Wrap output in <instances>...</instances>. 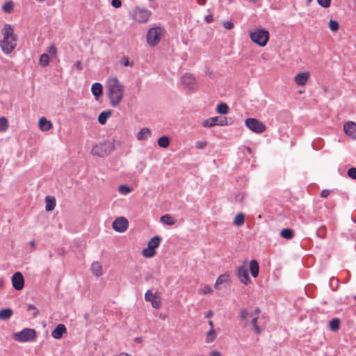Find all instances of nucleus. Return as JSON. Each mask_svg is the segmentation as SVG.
I'll use <instances>...</instances> for the list:
<instances>
[{
    "instance_id": "32",
    "label": "nucleus",
    "mask_w": 356,
    "mask_h": 356,
    "mask_svg": "<svg viewBox=\"0 0 356 356\" xmlns=\"http://www.w3.org/2000/svg\"><path fill=\"white\" fill-rule=\"evenodd\" d=\"M258 318H257V316H252L251 320V324L253 327L254 332L257 334H259L261 332V330L259 325H258Z\"/></svg>"
},
{
    "instance_id": "31",
    "label": "nucleus",
    "mask_w": 356,
    "mask_h": 356,
    "mask_svg": "<svg viewBox=\"0 0 356 356\" xmlns=\"http://www.w3.org/2000/svg\"><path fill=\"white\" fill-rule=\"evenodd\" d=\"M170 144V139L168 136H163L159 138L158 145L160 147L167 148Z\"/></svg>"
},
{
    "instance_id": "18",
    "label": "nucleus",
    "mask_w": 356,
    "mask_h": 356,
    "mask_svg": "<svg viewBox=\"0 0 356 356\" xmlns=\"http://www.w3.org/2000/svg\"><path fill=\"white\" fill-rule=\"evenodd\" d=\"M91 91L95 99H98L102 95L103 88L100 83H94L91 87Z\"/></svg>"
},
{
    "instance_id": "58",
    "label": "nucleus",
    "mask_w": 356,
    "mask_h": 356,
    "mask_svg": "<svg viewBox=\"0 0 356 356\" xmlns=\"http://www.w3.org/2000/svg\"><path fill=\"white\" fill-rule=\"evenodd\" d=\"M197 2L199 5L203 6L206 3L207 0H197Z\"/></svg>"
},
{
    "instance_id": "57",
    "label": "nucleus",
    "mask_w": 356,
    "mask_h": 356,
    "mask_svg": "<svg viewBox=\"0 0 356 356\" xmlns=\"http://www.w3.org/2000/svg\"><path fill=\"white\" fill-rule=\"evenodd\" d=\"M210 356H221V354L218 351L213 350L211 352Z\"/></svg>"
},
{
    "instance_id": "22",
    "label": "nucleus",
    "mask_w": 356,
    "mask_h": 356,
    "mask_svg": "<svg viewBox=\"0 0 356 356\" xmlns=\"http://www.w3.org/2000/svg\"><path fill=\"white\" fill-rule=\"evenodd\" d=\"M152 135L151 131L149 128L144 127L137 134V139L138 140H146Z\"/></svg>"
},
{
    "instance_id": "6",
    "label": "nucleus",
    "mask_w": 356,
    "mask_h": 356,
    "mask_svg": "<svg viewBox=\"0 0 356 356\" xmlns=\"http://www.w3.org/2000/svg\"><path fill=\"white\" fill-rule=\"evenodd\" d=\"M161 27H153L149 29L147 33V42L151 46H156L161 40L162 35Z\"/></svg>"
},
{
    "instance_id": "53",
    "label": "nucleus",
    "mask_w": 356,
    "mask_h": 356,
    "mask_svg": "<svg viewBox=\"0 0 356 356\" xmlns=\"http://www.w3.org/2000/svg\"><path fill=\"white\" fill-rule=\"evenodd\" d=\"M204 20L208 24L211 23L213 21V17L211 15H206L204 17Z\"/></svg>"
},
{
    "instance_id": "63",
    "label": "nucleus",
    "mask_w": 356,
    "mask_h": 356,
    "mask_svg": "<svg viewBox=\"0 0 356 356\" xmlns=\"http://www.w3.org/2000/svg\"><path fill=\"white\" fill-rule=\"evenodd\" d=\"M135 341H137V342H140L141 341V338H136Z\"/></svg>"
},
{
    "instance_id": "50",
    "label": "nucleus",
    "mask_w": 356,
    "mask_h": 356,
    "mask_svg": "<svg viewBox=\"0 0 356 356\" xmlns=\"http://www.w3.org/2000/svg\"><path fill=\"white\" fill-rule=\"evenodd\" d=\"M201 291L203 294H207V293L212 292V289H211V286L209 285L204 286V287L202 289Z\"/></svg>"
},
{
    "instance_id": "16",
    "label": "nucleus",
    "mask_w": 356,
    "mask_h": 356,
    "mask_svg": "<svg viewBox=\"0 0 356 356\" xmlns=\"http://www.w3.org/2000/svg\"><path fill=\"white\" fill-rule=\"evenodd\" d=\"M309 78L308 72H300L294 78L295 82L299 86H304Z\"/></svg>"
},
{
    "instance_id": "48",
    "label": "nucleus",
    "mask_w": 356,
    "mask_h": 356,
    "mask_svg": "<svg viewBox=\"0 0 356 356\" xmlns=\"http://www.w3.org/2000/svg\"><path fill=\"white\" fill-rule=\"evenodd\" d=\"M318 3L323 8H328L330 6L331 0H317Z\"/></svg>"
},
{
    "instance_id": "29",
    "label": "nucleus",
    "mask_w": 356,
    "mask_h": 356,
    "mask_svg": "<svg viewBox=\"0 0 356 356\" xmlns=\"http://www.w3.org/2000/svg\"><path fill=\"white\" fill-rule=\"evenodd\" d=\"M160 243L161 237L159 236H155L149 241L148 247L151 249L155 250V248L159 247Z\"/></svg>"
},
{
    "instance_id": "41",
    "label": "nucleus",
    "mask_w": 356,
    "mask_h": 356,
    "mask_svg": "<svg viewBox=\"0 0 356 356\" xmlns=\"http://www.w3.org/2000/svg\"><path fill=\"white\" fill-rule=\"evenodd\" d=\"M8 129V120L5 117L0 118V131H4Z\"/></svg>"
},
{
    "instance_id": "10",
    "label": "nucleus",
    "mask_w": 356,
    "mask_h": 356,
    "mask_svg": "<svg viewBox=\"0 0 356 356\" xmlns=\"http://www.w3.org/2000/svg\"><path fill=\"white\" fill-rule=\"evenodd\" d=\"M145 299L146 301L151 302L152 306L155 309H159L161 306V301L160 297L153 293L151 290H148L145 294Z\"/></svg>"
},
{
    "instance_id": "19",
    "label": "nucleus",
    "mask_w": 356,
    "mask_h": 356,
    "mask_svg": "<svg viewBox=\"0 0 356 356\" xmlns=\"http://www.w3.org/2000/svg\"><path fill=\"white\" fill-rule=\"evenodd\" d=\"M253 316V312H250L247 309H242L241 310L239 317L240 319L243 321H244L243 327L248 326L249 324L248 318H252Z\"/></svg>"
},
{
    "instance_id": "43",
    "label": "nucleus",
    "mask_w": 356,
    "mask_h": 356,
    "mask_svg": "<svg viewBox=\"0 0 356 356\" xmlns=\"http://www.w3.org/2000/svg\"><path fill=\"white\" fill-rule=\"evenodd\" d=\"M329 27L332 31L336 32L338 31L339 25L338 22L331 19L329 22Z\"/></svg>"
},
{
    "instance_id": "34",
    "label": "nucleus",
    "mask_w": 356,
    "mask_h": 356,
    "mask_svg": "<svg viewBox=\"0 0 356 356\" xmlns=\"http://www.w3.org/2000/svg\"><path fill=\"white\" fill-rule=\"evenodd\" d=\"M216 111L220 114H227L229 111V106L225 103H220L217 106Z\"/></svg>"
},
{
    "instance_id": "1",
    "label": "nucleus",
    "mask_w": 356,
    "mask_h": 356,
    "mask_svg": "<svg viewBox=\"0 0 356 356\" xmlns=\"http://www.w3.org/2000/svg\"><path fill=\"white\" fill-rule=\"evenodd\" d=\"M106 88L111 106L117 107L124 97V85L116 77H113L108 79Z\"/></svg>"
},
{
    "instance_id": "36",
    "label": "nucleus",
    "mask_w": 356,
    "mask_h": 356,
    "mask_svg": "<svg viewBox=\"0 0 356 356\" xmlns=\"http://www.w3.org/2000/svg\"><path fill=\"white\" fill-rule=\"evenodd\" d=\"M50 58L47 54H42L40 58V65L42 67H46L49 65Z\"/></svg>"
},
{
    "instance_id": "61",
    "label": "nucleus",
    "mask_w": 356,
    "mask_h": 356,
    "mask_svg": "<svg viewBox=\"0 0 356 356\" xmlns=\"http://www.w3.org/2000/svg\"><path fill=\"white\" fill-rule=\"evenodd\" d=\"M209 325L211 327L210 330H214V325H213V323L212 321H209Z\"/></svg>"
},
{
    "instance_id": "42",
    "label": "nucleus",
    "mask_w": 356,
    "mask_h": 356,
    "mask_svg": "<svg viewBox=\"0 0 356 356\" xmlns=\"http://www.w3.org/2000/svg\"><path fill=\"white\" fill-rule=\"evenodd\" d=\"M216 337V335L214 330H210L207 334L206 341L207 343L212 342L215 339Z\"/></svg>"
},
{
    "instance_id": "14",
    "label": "nucleus",
    "mask_w": 356,
    "mask_h": 356,
    "mask_svg": "<svg viewBox=\"0 0 356 356\" xmlns=\"http://www.w3.org/2000/svg\"><path fill=\"white\" fill-rule=\"evenodd\" d=\"M183 84L188 90L195 89V79L191 74H186L181 77Z\"/></svg>"
},
{
    "instance_id": "37",
    "label": "nucleus",
    "mask_w": 356,
    "mask_h": 356,
    "mask_svg": "<svg viewBox=\"0 0 356 356\" xmlns=\"http://www.w3.org/2000/svg\"><path fill=\"white\" fill-rule=\"evenodd\" d=\"M245 216L243 213L237 214L234 220V223L236 226H241L244 224Z\"/></svg>"
},
{
    "instance_id": "26",
    "label": "nucleus",
    "mask_w": 356,
    "mask_h": 356,
    "mask_svg": "<svg viewBox=\"0 0 356 356\" xmlns=\"http://www.w3.org/2000/svg\"><path fill=\"white\" fill-rule=\"evenodd\" d=\"M13 312V310L10 308H6L0 310V320H7L9 319Z\"/></svg>"
},
{
    "instance_id": "4",
    "label": "nucleus",
    "mask_w": 356,
    "mask_h": 356,
    "mask_svg": "<svg viewBox=\"0 0 356 356\" xmlns=\"http://www.w3.org/2000/svg\"><path fill=\"white\" fill-rule=\"evenodd\" d=\"M36 337V331L31 328H24L19 332L14 333L13 335V339L19 342L33 341Z\"/></svg>"
},
{
    "instance_id": "46",
    "label": "nucleus",
    "mask_w": 356,
    "mask_h": 356,
    "mask_svg": "<svg viewBox=\"0 0 356 356\" xmlns=\"http://www.w3.org/2000/svg\"><path fill=\"white\" fill-rule=\"evenodd\" d=\"M27 310L28 311H31V310L33 311V317H36L38 315V314H39L38 309L36 308V307H35V305H33L32 304L28 305Z\"/></svg>"
},
{
    "instance_id": "56",
    "label": "nucleus",
    "mask_w": 356,
    "mask_h": 356,
    "mask_svg": "<svg viewBox=\"0 0 356 356\" xmlns=\"http://www.w3.org/2000/svg\"><path fill=\"white\" fill-rule=\"evenodd\" d=\"M261 312V310L259 307H256L255 309H254V312L253 313V316H257V318H259V315Z\"/></svg>"
},
{
    "instance_id": "59",
    "label": "nucleus",
    "mask_w": 356,
    "mask_h": 356,
    "mask_svg": "<svg viewBox=\"0 0 356 356\" xmlns=\"http://www.w3.org/2000/svg\"><path fill=\"white\" fill-rule=\"evenodd\" d=\"M29 244H30V246L31 247L32 249H35V241L33 240L31 241Z\"/></svg>"
},
{
    "instance_id": "27",
    "label": "nucleus",
    "mask_w": 356,
    "mask_h": 356,
    "mask_svg": "<svg viewBox=\"0 0 356 356\" xmlns=\"http://www.w3.org/2000/svg\"><path fill=\"white\" fill-rule=\"evenodd\" d=\"M161 221L165 225H173L175 224L176 221L173 218V217L170 214H165L161 217Z\"/></svg>"
},
{
    "instance_id": "12",
    "label": "nucleus",
    "mask_w": 356,
    "mask_h": 356,
    "mask_svg": "<svg viewBox=\"0 0 356 356\" xmlns=\"http://www.w3.org/2000/svg\"><path fill=\"white\" fill-rule=\"evenodd\" d=\"M236 275L240 281L245 285L251 283V280L248 274V268L245 266H240L238 268Z\"/></svg>"
},
{
    "instance_id": "54",
    "label": "nucleus",
    "mask_w": 356,
    "mask_h": 356,
    "mask_svg": "<svg viewBox=\"0 0 356 356\" xmlns=\"http://www.w3.org/2000/svg\"><path fill=\"white\" fill-rule=\"evenodd\" d=\"M330 193L329 190H323L321 191V196L322 197H327Z\"/></svg>"
},
{
    "instance_id": "25",
    "label": "nucleus",
    "mask_w": 356,
    "mask_h": 356,
    "mask_svg": "<svg viewBox=\"0 0 356 356\" xmlns=\"http://www.w3.org/2000/svg\"><path fill=\"white\" fill-rule=\"evenodd\" d=\"M91 270L92 273L97 277H99L102 275V266L99 262H94L92 264Z\"/></svg>"
},
{
    "instance_id": "24",
    "label": "nucleus",
    "mask_w": 356,
    "mask_h": 356,
    "mask_svg": "<svg viewBox=\"0 0 356 356\" xmlns=\"http://www.w3.org/2000/svg\"><path fill=\"white\" fill-rule=\"evenodd\" d=\"M45 209L47 211H53L56 207V200L54 197L47 196L45 197Z\"/></svg>"
},
{
    "instance_id": "64",
    "label": "nucleus",
    "mask_w": 356,
    "mask_h": 356,
    "mask_svg": "<svg viewBox=\"0 0 356 356\" xmlns=\"http://www.w3.org/2000/svg\"><path fill=\"white\" fill-rule=\"evenodd\" d=\"M249 1H251L252 3H256L258 0H248Z\"/></svg>"
},
{
    "instance_id": "5",
    "label": "nucleus",
    "mask_w": 356,
    "mask_h": 356,
    "mask_svg": "<svg viewBox=\"0 0 356 356\" xmlns=\"http://www.w3.org/2000/svg\"><path fill=\"white\" fill-rule=\"evenodd\" d=\"M151 13L147 9L136 7L132 10L131 17L134 21L138 23H146Z\"/></svg>"
},
{
    "instance_id": "51",
    "label": "nucleus",
    "mask_w": 356,
    "mask_h": 356,
    "mask_svg": "<svg viewBox=\"0 0 356 356\" xmlns=\"http://www.w3.org/2000/svg\"><path fill=\"white\" fill-rule=\"evenodd\" d=\"M207 145V143L205 141H197L196 143L195 147L197 149H204Z\"/></svg>"
},
{
    "instance_id": "39",
    "label": "nucleus",
    "mask_w": 356,
    "mask_h": 356,
    "mask_svg": "<svg viewBox=\"0 0 356 356\" xmlns=\"http://www.w3.org/2000/svg\"><path fill=\"white\" fill-rule=\"evenodd\" d=\"M118 191L122 195H127L132 191V188L127 185L122 184L118 187Z\"/></svg>"
},
{
    "instance_id": "17",
    "label": "nucleus",
    "mask_w": 356,
    "mask_h": 356,
    "mask_svg": "<svg viewBox=\"0 0 356 356\" xmlns=\"http://www.w3.org/2000/svg\"><path fill=\"white\" fill-rule=\"evenodd\" d=\"M67 332V329L63 324H58L56 328L52 331L51 336L54 339H59L63 337V334Z\"/></svg>"
},
{
    "instance_id": "8",
    "label": "nucleus",
    "mask_w": 356,
    "mask_h": 356,
    "mask_svg": "<svg viewBox=\"0 0 356 356\" xmlns=\"http://www.w3.org/2000/svg\"><path fill=\"white\" fill-rule=\"evenodd\" d=\"M128 227L129 222L125 217H118L112 223L113 229L120 233L124 232Z\"/></svg>"
},
{
    "instance_id": "13",
    "label": "nucleus",
    "mask_w": 356,
    "mask_h": 356,
    "mask_svg": "<svg viewBox=\"0 0 356 356\" xmlns=\"http://www.w3.org/2000/svg\"><path fill=\"white\" fill-rule=\"evenodd\" d=\"M343 131L345 134L353 139L356 138V124L349 121L344 124Z\"/></svg>"
},
{
    "instance_id": "33",
    "label": "nucleus",
    "mask_w": 356,
    "mask_h": 356,
    "mask_svg": "<svg viewBox=\"0 0 356 356\" xmlns=\"http://www.w3.org/2000/svg\"><path fill=\"white\" fill-rule=\"evenodd\" d=\"M281 236L286 239H291L293 236V231L289 228L283 229L280 233Z\"/></svg>"
},
{
    "instance_id": "2",
    "label": "nucleus",
    "mask_w": 356,
    "mask_h": 356,
    "mask_svg": "<svg viewBox=\"0 0 356 356\" xmlns=\"http://www.w3.org/2000/svg\"><path fill=\"white\" fill-rule=\"evenodd\" d=\"M1 33L3 37L0 42L1 48L6 54H10L17 45V37L14 34V29L10 24H6L4 25Z\"/></svg>"
},
{
    "instance_id": "28",
    "label": "nucleus",
    "mask_w": 356,
    "mask_h": 356,
    "mask_svg": "<svg viewBox=\"0 0 356 356\" xmlns=\"http://www.w3.org/2000/svg\"><path fill=\"white\" fill-rule=\"evenodd\" d=\"M229 281V275L227 273L222 274L217 278L214 286L216 289H217L220 284L228 282Z\"/></svg>"
},
{
    "instance_id": "60",
    "label": "nucleus",
    "mask_w": 356,
    "mask_h": 356,
    "mask_svg": "<svg viewBox=\"0 0 356 356\" xmlns=\"http://www.w3.org/2000/svg\"><path fill=\"white\" fill-rule=\"evenodd\" d=\"M213 316L212 311H209L207 314H206V318H210Z\"/></svg>"
},
{
    "instance_id": "45",
    "label": "nucleus",
    "mask_w": 356,
    "mask_h": 356,
    "mask_svg": "<svg viewBox=\"0 0 356 356\" xmlns=\"http://www.w3.org/2000/svg\"><path fill=\"white\" fill-rule=\"evenodd\" d=\"M120 63L124 66H131L132 67L134 65L133 62H129V59L127 56H123L120 60Z\"/></svg>"
},
{
    "instance_id": "62",
    "label": "nucleus",
    "mask_w": 356,
    "mask_h": 356,
    "mask_svg": "<svg viewBox=\"0 0 356 356\" xmlns=\"http://www.w3.org/2000/svg\"><path fill=\"white\" fill-rule=\"evenodd\" d=\"M3 286V280L2 278L0 279V288Z\"/></svg>"
},
{
    "instance_id": "38",
    "label": "nucleus",
    "mask_w": 356,
    "mask_h": 356,
    "mask_svg": "<svg viewBox=\"0 0 356 356\" xmlns=\"http://www.w3.org/2000/svg\"><path fill=\"white\" fill-rule=\"evenodd\" d=\"M327 229L325 226L322 225L316 230V236L321 238L326 237Z\"/></svg>"
},
{
    "instance_id": "40",
    "label": "nucleus",
    "mask_w": 356,
    "mask_h": 356,
    "mask_svg": "<svg viewBox=\"0 0 356 356\" xmlns=\"http://www.w3.org/2000/svg\"><path fill=\"white\" fill-rule=\"evenodd\" d=\"M156 251L154 249H151L149 247L143 250V254L147 258L152 257L155 255Z\"/></svg>"
},
{
    "instance_id": "20",
    "label": "nucleus",
    "mask_w": 356,
    "mask_h": 356,
    "mask_svg": "<svg viewBox=\"0 0 356 356\" xmlns=\"http://www.w3.org/2000/svg\"><path fill=\"white\" fill-rule=\"evenodd\" d=\"M250 270L253 277H257L259 272V263L255 260L252 259L250 262Z\"/></svg>"
},
{
    "instance_id": "23",
    "label": "nucleus",
    "mask_w": 356,
    "mask_h": 356,
    "mask_svg": "<svg viewBox=\"0 0 356 356\" xmlns=\"http://www.w3.org/2000/svg\"><path fill=\"white\" fill-rule=\"evenodd\" d=\"M112 115V111L108 110L102 112L98 116V122L102 125H104L106 123V121L109 117Z\"/></svg>"
},
{
    "instance_id": "30",
    "label": "nucleus",
    "mask_w": 356,
    "mask_h": 356,
    "mask_svg": "<svg viewBox=\"0 0 356 356\" xmlns=\"http://www.w3.org/2000/svg\"><path fill=\"white\" fill-rule=\"evenodd\" d=\"M330 329L332 331H337L340 328V320L338 318H332L329 323Z\"/></svg>"
},
{
    "instance_id": "47",
    "label": "nucleus",
    "mask_w": 356,
    "mask_h": 356,
    "mask_svg": "<svg viewBox=\"0 0 356 356\" xmlns=\"http://www.w3.org/2000/svg\"><path fill=\"white\" fill-rule=\"evenodd\" d=\"M348 175L353 179H356V168L353 167L348 169Z\"/></svg>"
},
{
    "instance_id": "35",
    "label": "nucleus",
    "mask_w": 356,
    "mask_h": 356,
    "mask_svg": "<svg viewBox=\"0 0 356 356\" xmlns=\"http://www.w3.org/2000/svg\"><path fill=\"white\" fill-rule=\"evenodd\" d=\"M14 3L12 1H8L2 6V9L5 13H10L13 10Z\"/></svg>"
},
{
    "instance_id": "21",
    "label": "nucleus",
    "mask_w": 356,
    "mask_h": 356,
    "mask_svg": "<svg viewBox=\"0 0 356 356\" xmlns=\"http://www.w3.org/2000/svg\"><path fill=\"white\" fill-rule=\"evenodd\" d=\"M39 127L42 131H49L52 127V124L49 120H47L44 117H42L39 120Z\"/></svg>"
},
{
    "instance_id": "44",
    "label": "nucleus",
    "mask_w": 356,
    "mask_h": 356,
    "mask_svg": "<svg viewBox=\"0 0 356 356\" xmlns=\"http://www.w3.org/2000/svg\"><path fill=\"white\" fill-rule=\"evenodd\" d=\"M47 52L52 58H54L57 54V48L54 44H52L47 49Z\"/></svg>"
},
{
    "instance_id": "49",
    "label": "nucleus",
    "mask_w": 356,
    "mask_h": 356,
    "mask_svg": "<svg viewBox=\"0 0 356 356\" xmlns=\"http://www.w3.org/2000/svg\"><path fill=\"white\" fill-rule=\"evenodd\" d=\"M222 24L224 28L227 30H231L234 28V24L230 21L224 22Z\"/></svg>"
},
{
    "instance_id": "52",
    "label": "nucleus",
    "mask_w": 356,
    "mask_h": 356,
    "mask_svg": "<svg viewBox=\"0 0 356 356\" xmlns=\"http://www.w3.org/2000/svg\"><path fill=\"white\" fill-rule=\"evenodd\" d=\"M111 5L114 7V8H120L122 5V2L120 0H112L111 1Z\"/></svg>"
},
{
    "instance_id": "9",
    "label": "nucleus",
    "mask_w": 356,
    "mask_h": 356,
    "mask_svg": "<svg viewBox=\"0 0 356 356\" xmlns=\"http://www.w3.org/2000/svg\"><path fill=\"white\" fill-rule=\"evenodd\" d=\"M228 122L226 118L212 117L204 120L202 123L204 127H211L214 125H227Z\"/></svg>"
},
{
    "instance_id": "11",
    "label": "nucleus",
    "mask_w": 356,
    "mask_h": 356,
    "mask_svg": "<svg viewBox=\"0 0 356 356\" xmlns=\"http://www.w3.org/2000/svg\"><path fill=\"white\" fill-rule=\"evenodd\" d=\"M12 284L15 289L22 290L24 286V279L20 272H16L12 276Z\"/></svg>"
},
{
    "instance_id": "3",
    "label": "nucleus",
    "mask_w": 356,
    "mask_h": 356,
    "mask_svg": "<svg viewBox=\"0 0 356 356\" xmlns=\"http://www.w3.org/2000/svg\"><path fill=\"white\" fill-rule=\"evenodd\" d=\"M250 37L253 42L260 47H264L269 40V32L262 28L254 29L250 31Z\"/></svg>"
},
{
    "instance_id": "55",
    "label": "nucleus",
    "mask_w": 356,
    "mask_h": 356,
    "mask_svg": "<svg viewBox=\"0 0 356 356\" xmlns=\"http://www.w3.org/2000/svg\"><path fill=\"white\" fill-rule=\"evenodd\" d=\"M74 67L77 68L79 70H81L83 69L82 63L81 61H76L74 63Z\"/></svg>"
},
{
    "instance_id": "7",
    "label": "nucleus",
    "mask_w": 356,
    "mask_h": 356,
    "mask_svg": "<svg viewBox=\"0 0 356 356\" xmlns=\"http://www.w3.org/2000/svg\"><path fill=\"white\" fill-rule=\"evenodd\" d=\"M245 123L248 129L257 134L263 133L266 129L265 124L256 118H247Z\"/></svg>"
},
{
    "instance_id": "15",
    "label": "nucleus",
    "mask_w": 356,
    "mask_h": 356,
    "mask_svg": "<svg viewBox=\"0 0 356 356\" xmlns=\"http://www.w3.org/2000/svg\"><path fill=\"white\" fill-rule=\"evenodd\" d=\"M107 147H110V143H101L100 145H94L92 148L91 153L93 155H97L99 156H104L106 153V149Z\"/></svg>"
}]
</instances>
